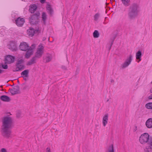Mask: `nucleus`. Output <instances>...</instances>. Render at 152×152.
<instances>
[{
    "label": "nucleus",
    "instance_id": "nucleus-1",
    "mask_svg": "<svg viewBox=\"0 0 152 152\" xmlns=\"http://www.w3.org/2000/svg\"><path fill=\"white\" fill-rule=\"evenodd\" d=\"M2 124L1 132L3 135L7 138L10 137L11 132L10 129L13 126L12 118L9 116L4 117L2 120Z\"/></svg>",
    "mask_w": 152,
    "mask_h": 152
},
{
    "label": "nucleus",
    "instance_id": "nucleus-2",
    "mask_svg": "<svg viewBox=\"0 0 152 152\" xmlns=\"http://www.w3.org/2000/svg\"><path fill=\"white\" fill-rule=\"evenodd\" d=\"M35 47V45L33 44L31 47H29L28 44L26 42H23L21 43L19 48L20 50L26 51L27 50L25 57L26 58H28L33 54V49Z\"/></svg>",
    "mask_w": 152,
    "mask_h": 152
},
{
    "label": "nucleus",
    "instance_id": "nucleus-3",
    "mask_svg": "<svg viewBox=\"0 0 152 152\" xmlns=\"http://www.w3.org/2000/svg\"><path fill=\"white\" fill-rule=\"evenodd\" d=\"M150 138V136L147 133H144L140 136L139 141L140 143L142 144H145L148 142Z\"/></svg>",
    "mask_w": 152,
    "mask_h": 152
},
{
    "label": "nucleus",
    "instance_id": "nucleus-4",
    "mask_svg": "<svg viewBox=\"0 0 152 152\" xmlns=\"http://www.w3.org/2000/svg\"><path fill=\"white\" fill-rule=\"evenodd\" d=\"M133 59L132 56L130 54L127 57L124 61L122 64L121 67L122 68L124 69L128 67L131 63Z\"/></svg>",
    "mask_w": 152,
    "mask_h": 152
},
{
    "label": "nucleus",
    "instance_id": "nucleus-5",
    "mask_svg": "<svg viewBox=\"0 0 152 152\" xmlns=\"http://www.w3.org/2000/svg\"><path fill=\"white\" fill-rule=\"evenodd\" d=\"M44 53V47L42 44H40L37 49L35 53V57L38 58H40Z\"/></svg>",
    "mask_w": 152,
    "mask_h": 152
},
{
    "label": "nucleus",
    "instance_id": "nucleus-6",
    "mask_svg": "<svg viewBox=\"0 0 152 152\" xmlns=\"http://www.w3.org/2000/svg\"><path fill=\"white\" fill-rule=\"evenodd\" d=\"M129 10L137 13L139 12L140 11L139 5L135 3L132 4L130 6Z\"/></svg>",
    "mask_w": 152,
    "mask_h": 152
},
{
    "label": "nucleus",
    "instance_id": "nucleus-7",
    "mask_svg": "<svg viewBox=\"0 0 152 152\" xmlns=\"http://www.w3.org/2000/svg\"><path fill=\"white\" fill-rule=\"evenodd\" d=\"M145 152H152V139H150L144 149Z\"/></svg>",
    "mask_w": 152,
    "mask_h": 152
},
{
    "label": "nucleus",
    "instance_id": "nucleus-8",
    "mask_svg": "<svg viewBox=\"0 0 152 152\" xmlns=\"http://www.w3.org/2000/svg\"><path fill=\"white\" fill-rule=\"evenodd\" d=\"M7 47L12 51H16L17 49L16 44L13 42H9L7 45Z\"/></svg>",
    "mask_w": 152,
    "mask_h": 152
},
{
    "label": "nucleus",
    "instance_id": "nucleus-9",
    "mask_svg": "<svg viewBox=\"0 0 152 152\" xmlns=\"http://www.w3.org/2000/svg\"><path fill=\"white\" fill-rule=\"evenodd\" d=\"M37 17L35 15H32L29 18V21L31 24H36L37 22Z\"/></svg>",
    "mask_w": 152,
    "mask_h": 152
},
{
    "label": "nucleus",
    "instance_id": "nucleus-10",
    "mask_svg": "<svg viewBox=\"0 0 152 152\" xmlns=\"http://www.w3.org/2000/svg\"><path fill=\"white\" fill-rule=\"evenodd\" d=\"M16 24L18 26H22L25 22L24 19L19 17L15 20Z\"/></svg>",
    "mask_w": 152,
    "mask_h": 152
},
{
    "label": "nucleus",
    "instance_id": "nucleus-11",
    "mask_svg": "<svg viewBox=\"0 0 152 152\" xmlns=\"http://www.w3.org/2000/svg\"><path fill=\"white\" fill-rule=\"evenodd\" d=\"M14 60V57L10 55H7L5 58L6 62L8 64H10L13 62Z\"/></svg>",
    "mask_w": 152,
    "mask_h": 152
},
{
    "label": "nucleus",
    "instance_id": "nucleus-12",
    "mask_svg": "<svg viewBox=\"0 0 152 152\" xmlns=\"http://www.w3.org/2000/svg\"><path fill=\"white\" fill-rule=\"evenodd\" d=\"M138 14L137 12L129 10L128 16L130 19H133Z\"/></svg>",
    "mask_w": 152,
    "mask_h": 152
},
{
    "label": "nucleus",
    "instance_id": "nucleus-13",
    "mask_svg": "<svg viewBox=\"0 0 152 152\" xmlns=\"http://www.w3.org/2000/svg\"><path fill=\"white\" fill-rule=\"evenodd\" d=\"M19 87L18 86H15L12 89L10 90V92L12 95L18 94L19 93Z\"/></svg>",
    "mask_w": 152,
    "mask_h": 152
},
{
    "label": "nucleus",
    "instance_id": "nucleus-14",
    "mask_svg": "<svg viewBox=\"0 0 152 152\" xmlns=\"http://www.w3.org/2000/svg\"><path fill=\"white\" fill-rule=\"evenodd\" d=\"M52 58V55L50 54H47L43 57V61L45 62H48L51 60Z\"/></svg>",
    "mask_w": 152,
    "mask_h": 152
},
{
    "label": "nucleus",
    "instance_id": "nucleus-15",
    "mask_svg": "<svg viewBox=\"0 0 152 152\" xmlns=\"http://www.w3.org/2000/svg\"><path fill=\"white\" fill-rule=\"evenodd\" d=\"M142 56V52L140 50H139L136 53V58L138 60L137 62L139 63L141 60Z\"/></svg>",
    "mask_w": 152,
    "mask_h": 152
},
{
    "label": "nucleus",
    "instance_id": "nucleus-16",
    "mask_svg": "<svg viewBox=\"0 0 152 152\" xmlns=\"http://www.w3.org/2000/svg\"><path fill=\"white\" fill-rule=\"evenodd\" d=\"M145 125L147 128H152V118H150L147 120L146 122Z\"/></svg>",
    "mask_w": 152,
    "mask_h": 152
},
{
    "label": "nucleus",
    "instance_id": "nucleus-17",
    "mask_svg": "<svg viewBox=\"0 0 152 152\" xmlns=\"http://www.w3.org/2000/svg\"><path fill=\"white\" fill-rule=\"evenodd\" d=\"M108 116V115L107 114H106L103 117L102 119V123L104 126H105L107 123Z\"/></svg>",
    "mask_w": 152,
    "mask_h": 152
},
{
    "label": "nucleus",
    "instance_id": "nucleus-18",
    "mask_svg": "<svg viewBox=\"0 0 152 152\" xmlns=\"http://www.w3.org/2000/svg\"><path fill=\"white\" fill-rule=\"evenodd\" d=\"M28 73L29 70L28 69L25 70L21 73V77L23 78L27 77H28Z\"/></svg>",
    "mask_w": 152,
    "mask_h": 152
},
{
    "label": "nucleus",
    "instance_id": "nucleus-19",
    "mask_svg": "<svg viewBox=\"0 0 152 152\" xmlns=\"http://www.w3.org/2000/svg\"><path fill=\"white\" fill-rule=\"evenodd\" d=\"M1 100L3 101L9 102L10 101V98L6 95H3L0 97Z\"/></svg>",
    "mask_w": 152,
    "mask_h": 152
},
{
    "label": "nucleus",
    "instance_id": "nucleus-20",
    "mask_svg": "<svg viewBox=\"0 0 152 152\" xmlns=\"http://www.w3.org/2000/svg\"><path fill=\"white\" fill-rule=\"evenodd\" d=\"M27 31L28 35L30 37L33 36L35 33L34 29L32 28H30L29 29L27 30Z\"/></svg>",
    "mask_w": 152,
    "mask_h": 152
},
{
    "label": "nucleus",
    "instance_id": "nucleus-21",
    "mask_svg": "<svg viewBox=\"0 0 152 152\" xmlns=\"http://www.w3.org/2000/svg\"><path fill=\"white\" fill-rule=\"evenodd\" d=\"M37 9V6L35 4L31 5L29 9V11L31 13H33Z\"/></svg>",
    "mask_w": 152,
    "mask_h": 152
},
{
    "label": "nucleus",
    "instance_id": "nucleus-22",
    "mask_svg": "<svg viewBox=\"0 0 152 152\" xmlns=\"http://www.w3.org/2000/svg\"><path fill=\"white\" fill-rule=\"evenodd\" d=\"M16 67L13 71H18L24 69V66L23 64L22 65H16Z\"/></svg>",
    "mask_w": 152,
    "mask_h": 152
},
{
    "label": "nucleus",
    "instance_id": "nucleus-23",
    "mask_svg": "<svg viewBox=\"0 0 152 152\" xmlns=\"http://www.w3.org/2000/svg\"><path fill=\"white\" fill-rule=\"evenodd\" d=\"M47 11L49 14L52 15L53 13V10L49 5H48L46 7Z\"/></svg>",
    "mask_w": 152,
    "mask_h": 152
},
{
    "label": "nucleus",
    "instance_id": "nucleus-24",
    "mask_svg": "<svg viewBox=\"0 0 152 152\" xmlns=\"http://www.w3.org/2000/svg\"><path fill=\"white\" fill-rule=\"evenodd\" d=\"M35 57H33L28 62L27 65H29L35 63Z\"/></svg>",
    "mask_w": 152,
    "mask_h": 152
},
{
    "label": "nucleus",
    "instance_id": "nucleus-25",
    "mask_svg": "<svg viewBox=\"0 0 152 152\" xmlns=\"http://www.w3.org/2000/svg\"><path fill=\"white\" fill-rule=\"evenodd\" d=\"M42 18L44 24H45L46 23V20L47 17V15L45 12H42Z\"/></svg>",
    "mask_w": 152,
    "mask_h": 152
},
{
    "label": "nucleus",
    "instance_id": "nucleus-26",
    "mask_svg": "<svg viewBox=\"0 0 152 152\" xmlns=\"http://www.w3.org/2000/svg\"><path fill=\"white\" fill-rule=\"evenodd\" d=\"M122 3L126 7L128 6L129 5L130 0H121Z\"/></svg>",
    "mask_w": 152,
    "mask_h": 152
},
{
    "label": "nucleus",
    "instance_id": "nucleus-27",
    "mask_svg": "<svg viewBox=\"0 0 152 152\" xmlns=\"http://www.w3.org/2000/svg\"><path fill=\"white\" fill-rule=\"evenodd\" d=\"M106 152H114L113 145V144H111L109 146Z\"/></svg>",
    "mask_w": 152,
    "mask_h": 152
},
{
    "label": "nucleus",
    "instance_id": "nucleus-28",
    "mask_svg": "<svg viewBox=\"0 0 152 152\" xmlns=\"http://www.w3.org/2000/svg\"><path fill=\"white\" fill-rule=\"evenodd\" d=\"M93 36L94 38H98L99 36V34L98 31L95 30L93 34Z\"/></svg>",
    "mask_w": 152,
    "mask_h": 152
},
{
    "label": "nucleus",
    "instance_id": "nucleus-29",
    "mask_svg": "<svg viewBox=\"0 0 152 152\" xmlns=\"http://www.w3.org/2000/svg\"><path fill=\"white\" fill-rule=\"evenodd\" d=\"M145 106L147 109H152V102H150L147 104Z\"/></svg>",
    "mask_w": 152,
    "mask_h": 152
},
{
    "label": "nucleus",
    "instance_id": "nucleus-30",
    "mask_svg": "<svg viewBox=\"0 0 152 152\" xmlns=\"http://www.w3.org/2000/svg\"><path fill=\"white\" fill-rule=\"evenodd\" d=\"M100 16V14L98 13L96 14L94 16V20L95 21H97Z\"/></svg>",
    "mask_w": 152,
    "mask_h": 152
},
{
    "label": "nucleus",
    "instance_id": "nucleus-31",
    "mask_svg": "<svg viewBox=\"0 0 152 152\" xmlns=\"http://www.w3.org/2000/svg\"><path fill=\"white\" fill-rule=\"evenodd\" d=\"M4 27H0V36H1L2 35H4L5 31L4 29Z\"/></svg>",
    "mask_w": 152,
    "mask_h": 152
},
{
    "label": "nucleus",
    "instance_id": "nucleus-32",
    "mask_svg": "<svg viewBox=\"0 0 152 152\" xmlns=\"http://www.w3.org/2000/svg\"><path fill=\"white\" fill-rule=\"evenodd\" d=\"M115 36L111 38L110 39V47L109 48V49H110L111 46L113 45V42L114 41L115 39Z\"/></svg>",
    "mask_w": 152,
    "mask_h": 152
},
{
    "label": "nucleus",
    "instance_id": "nucleus-33",
    "mask_svg": "<svg viewBox=\"0 0 152 152\" xmlns=\"http://www.w3.org/2000/svg\"><path fill=\"white\" fill-rule=\"evenodd\" d=\"M23 61L22 59L19 60L18 61L16 65H22Z\"/></svg>",
    "mask_w": 152,
    "mask_h": 152
},
{
    "label": "nucleus",
    "instance_id": "nucleus-34",
    "mask_svg": "<svg viewBox=\"0 0 152 152\" xmlns=\"http://www.w3.org/2000/svg\"><path fill=\"white\" fill-rule=\"evenodd\" d=\"M2 67L4 69H7L8 68V66L6 64H3L2 65Z\"/></svg>",
    "mask_w": 152,
    "mask_h": 152
},
{
    "label": "nucleus",
    "instance_id": "nucleus-35",
    "mask_svg": "<svg viewBox=\"0 0 152 152\" xmlns=\"http://www.w3.org/2000/svg\"><path fill=\"white\" fill-rule=\"evenodd\" d=\"M1 152H7L6 149L4 148H2L1 149Z\"/></svg>",
    "mask_w": 152,
    "mask_h": 152
},
{
    "label": "nucleus",
    "instance_id": "nucleus-36",
    "mask_svg": "<svg viewBox=\"0 0 152 152\" xmlns=\"http://www.w3.org/2000/svg\"><path fill=\"white\" fill-rule=\"evenodd\" d=\"M46 152H51L50 151V149L49 148H47L46 149Z\"/></svg>",
    "mask_w": 152,
    "mask_h": 152
},
{
    "label": "nucleus",
    "instance_id": "nucleus-37",
    "mask_svg": "<svg viewBox=\"0 0 152 152\" xmlns=\"http://www.w3.org/2000/svg\"><path fill=\"white\" fill-rule=\"evenodd\" d=\"M137 130V127L136 126H135L134 127V129L133 131L134 132H136Z\"/></svg>",
    "mask_w": 152,
    "mask_h": 152
},
{
    "label": "nucleus",
    "instance_id": "nucleus-38",
    "mask_svg": "<svg viewBox=\"0 0 152 152\" xmlns=\"http://www.w3.org/2000/svg\"><path fill=\"white\" fill-rule=\"evenodd\" d=\"M148 99H152V94L149 97Z\"/></svg>",
    "mask_w": 152,
    "mask_h": 152
},
{
    "label": "nucleus",
    "instance_id": "nucleus-39",
    "mask_svg": "<svg viewBox=\"0 0 152 152\" xmlns=\"http://www.w3.org/2000/svg\"><path fill=\"white\" fill-rule=\"evenodd\" d=\"M40 1L42 3H43L45 2V0H40Z\"/></svg>",
    "mask_w": 152,
    "mask_h": 152
},
{
    "label": "nucleus",
    "instance_id": "nucleus-40",
    "mask_svg": "<svg viewBox=\"0 0 152 152\" xmlns=\"http://www.w3.org/2000/svg\"><path fill=\"white\" fill-rule=\"evenodd\" d=\"M150 92L151 93H152V88L150 89Z\"/></svg>",
    "mask_w": 152,
    "mask_h": 152
},
{
    "label": "nucleus",
    "instance_id": "nucleus-41",
    "mask_svg": "<svg viewBox=\"0 0 152 152\" xmlns=\"http://www.w3.org/2000/svg\"><path fill=\"white\" fill-rule=\"evenodd\" d=\"M114 82V80H111V83H113V82Z\"/></svg>",
    "mask_w": 152,
    "mask_h": 152
},
{
    "label": "nucleus",
    "instance_id": "nucleus-42",
    "mask_svg": "<svg viewBox=\"0 0 152 152\" xmlns=\"http://www.w3.org/2000/svg\"><path fill=\"white\" fill-rule=\"evenodd\" d=\"M2 70L0 69V74H1L2 72Z\"/></svg>",
    "mask_w": 152,
    "mask_h": 152
},
{
    "label": "nucleus",
    "instance_id": "nucleus-43",
    "mask_svg": "<svg viewBox=\"0 0 152 152\" xmlns=\"http://www.w3.org/2000/svg\"><path fill=\"white\" fill-rule=\"evenodd\" d=\"M24 78V79L25 80H26V79L25 78V77H24L23 78Z\"/></svg>",
    "mask_w": 152,
    "mask_h": 152
},
{
    "label": "nucleus",
    "instance_id": "nucleus-44",
    "mask_svg": "<svg viewBox=\"0 0 152 152\" xmlns=\"http://www.w3.org/2000/svg\"><path fill=\"white\" fill-rule=\"evenodd\" d=\"M18 83H19V81L18 80Z\"/></svg>",
    "mask_w": 152,
    "mask_h": 152
},
{
    "label": "nucleus",
    "instance_id": "nucleus-45",
    "mask_svg": "<svg viewBox=\"0 0 152 152\" xmlns=\"http://www.w3.org/2000/svg\"><path fill=\"white\" fill-rule=\"evenodd\" d=\"M151 83L152 84V81L151 82Z\"/></svg>",
    "mask_w": 152,
    "mask_h": 152
}]
</instances>
